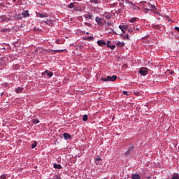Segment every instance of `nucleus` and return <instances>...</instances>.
I'll return each mask as SVG.
<instances>
[{
	"label": "nucleus",
	"instance_id": "nucleus-30",
	"mask_svg": "<svg viewBox=\"0 0 179 179\" xmlns=\"http://www.w3.org/2000/svg\"><path fill=\"white\" fill-rule=\"evenodd\" d=\"M136 21V18H133V19H131V20H129V22H131V23H134V22H135Z\"/></svg>",
	"mask_w": 179,
	"mask_h": 179
},
{
	"label": "nucleus",
	"instance_id": "nucleus-27",
	"mask_svg": "<svg viewBox=\"0 0 179 179\" xmlns=\"http://www.w3.org/2000/svg\"><path fill=\"white\" fill-rule=\"evenodd\" d=\"M87 119H88L87 115H83V121H87Z\"/></svg>",
	"mask_w": 179,
	"mask_h": 179
},
{
	"label": "nucleus",
	"instance_id": "nucleus-1",
	"mask_svg": "<svg viewBox=\"0 0 179 179\" xmlns=\"http://www.w3.org/2000/svg\"><path fill=\"white\" fill-rule=\"evenodd\" d=\"M138 73L141 76H145L149 73V69L145 67H142L138 70Z\"/></svg>",
	"mask_w": 179,
	"mask_h": 179
},
{
	"label": "nucleus",
	"instance_id": "nucleus-20",
	"mask_svg": "<svg viewBox=\"0 0 179 179\" xmlns=\"http://www.w3.org/2000/svg\"><path fill=\"white\" fill-rule=\"evenodd\" d=\"M96 22L98 23L99 25H101L102 24L101 20L99 17L96 18Z\"/></svg>",
	"mask_w": 179,
	"mask_h": 179
},
{
	"label": "nucleus",
	"instance_id": "nucleus-2",
	"mask_svg": "<svg viewBox=\"0 0 179 179\" xmlns=\"http://www.w3.org/2000/svg\"><path fill=\"white\" fill-rule=\"evenodd\" d=\"M94 160H95L96 165L101 166L103 164V159L101 158L100 156L96 157Z\"/></svg>",
	"mask_w": 179,
	"mask_h": 179
},
{
	"label": "nucleus",
	"instance_id": "nucleus-36",
	"mask_svg": "<svg viewBox=\"0 0 179 179\" xmlns=\"http://www.w3.org/2000/svg\"><path fill=\"white\" fill-rule=\"evenodd\" d=\"M134 29L137 30V31H140V29H139V28H137L136 27H134Z\"/></svg>",
	"mask_w": 179,
	"mask_h": 179
},
{
	"label": "nucleus",
	"instance_id": "nucleus-26",
	"mask_svg": "<svg viewBox=\"0 0 179 179\" xmlns=\"http://www.w3.org/2000/svg\"><path fill=\"white\" fill-rule=\"evenodd\" d=\"M104 17L107 19V20H110L111 18V16L108 14H105Z\"/></svg>",
	"mask_w": 179,
	"mask_h": 179
},
{
	"label": "nucleus",
	"instance_id": "nucleus-11",
	"mask_svg": "<svg viewBox=\"0 0 179 179\" xmlns=\"http://www.w3.org/2000/svg\"><path fill=\"white\" fill-rule=\"evenodd\" d=\"M23 90H24V88H22V87H18V88H15V92L17 94L22 93Z\"/></svg>",
	"mask_w": 179,
	"mask_h": 179
},
{
	"label": "nucleus",
	"instance_id": "nucleus-21",
	"mask_svg": "<svg viewBox=\"0 0 179 179\" xmlns=\"http://www.w3.org/2000/svg\"><path fill=\"white\" fill-rule=\"evenodd\" d=\"M32 122H33V124H39V122H40V121L38 120V119H34L33 120H32Z\"/></svg>",
	"mask_w": 179,
	"mask_h": 179
},
{
	"label": "nucleus",
	"instance_id": "nucleus-31",
	"mask_svg": "<svg viewBox=\"0 0 179 179\" xmlns=\"http://www.w3.org/2000/svg\"><path fill=\"white\" fill-rule=\"evenodd\" d=\"M124 95H126V96H129V92H127V91H123V92H122Z\"/></svg>",
	"mask_w": 179,
	"mask_h": 179
},
{
	"label": "nucleus",
	"instance_id": "nucleus-23",
	"mask_svg": "<svg viewBox=\"0 0 179 179\" xmlns=\"http://www.w3.org/2000/svg\"><path fill=\"white\" fill-rule=\"evenodd\" d=\"M37 146V142H34L31 145V148L34 149Z\"/></svg>",
	"mask_w": 179,
	"mask_h": 179
},
{
	"label": "nucleus",
	"instance_id": "nucleus-14",
	"mask_svg": "<svg viewBox=\"0 0 179 179\" xmlns=\"http://www.w3.org/2000/svg\"><path fill=\"white\" fill-rule=\"evenodd\" d=\"M116 45H117V47H124L125 43H124V42H117L116 43Z\"/></svg>",
	"mask_w": 179,
	"mask_h": 179
},
{
	"label": "nucleus",
	"instance_id": "nucleus-12",
	"mask_svg": "<svg viewBox=\"0 0 179 179\" xmlns=\"http://www.w3.org/2000/svg\"><path fill=\"white\" fill-rule=\"evenodd\" d=\"M53 167H54L55 169H59V170H60V169H62V165H59V164H53Z\"/></svg>",
	"mask_w": 179,
	"mask_h": 179
},
{
	"label": "nucleus",
	"instance_id": "nucleus-4",
	"mask_svg": "<svg viewBox=\"0 0 179 179\" xmlns=\"http://www.w3.org/2000/svg\"><path fill=\"white\" fill-rule=\"evenodd\" d=\"M65 50H49L48 52H50V55H56V52H64Z\"/></svg>",
	"mask_w": 179,
	"mask_h": 179
},
{
	"label": "nucleus",
	"instance_id": "nucleus-19",
	"mask_svg": "<svg viewBox=\"0 0 179 179\" xmlns=\"http://www.w3.org/2000/svg\"><path fill=\"white\" fill-rule=\"evenodd\" d=\"M7 18L6 16H0V22H2L3 21L6 20Z\"/></svg>",
	"mask_w": 179,
	"mask_h": 179
},
{
	"label": "nucleus",
	"instance_id": "nucleus-43",
	"mask_svg": "<svg viewBox=\"0 0 179 179\" xmlns=\"http://www.w3.org/2000/svg\"><path fill=\"white\" fill-rule=\"evenodd\" d=\"M173 73H174V71H171V74H173Z\"/></svg>",
	"mask_w": 179,
	"mask_h": 179
},
{
	"label": "nucleus",
	"instance_id": "nucleus-39",
	"mask_svg": "<svg viewBox=\"0 0 179 179\" xmlns=\"http://www.w3.org/2000/svg\"><path fill=\"white\" fill-rule=\"evenodd\" d=\"M8 31V29H1V31H3V32H4V31Z\"/></svg>",
	"mask_w": 179,
	"mask_h": 179
},
{
	"label": "nucleus",
	"instance_id": "nucleus-34",
	"mask_svg": "<svg viewBox=\"0 0 179 179\" xmlns=\"http://www.w3.org/2000/svg\"><path fill=\"white\" fill-rule=\"evenodd\" d=\"M55 43L57 44H60V40L59 39L56 40Z\"/></svg>",
	"mask_w": 179,
	"mask_h": 179
},
{
	"label": "nucleus",
	"instance_id": "nucleus-38",
	"mask_svg": "<svg viewBox=\"0 0 179 179\" xmlns=\"http://www.w3.org/2000/svg\"><path fill=\"white\" fill-rule=\"evenodd\" d=\"M85 25L87 26V27H90V25H91V24L87 23V22H86V23H85Z\"/></svg>",
	"mask_w": 179,
	"mask_h": 179
},
{
	"label": "nucleus",
	"instance_id": "nucleus-10",
	"mask_svg": "<svg viewBox=\"0 0 179 179\" xmlns=\"http://www.w3.org/2000/svg\"><path fill=\"white\" fill-rule=\"evenodd\" d=\"M131 179H141V176L139 174H131Z\"/></svg>",
	"mask_w": 179,
	"mask_h": 179
},
{
	"label": "nucleus",
	"instance_id": "nucleus-5",
	"mask_svg": "<svg viewBox=\"0 0 179 179\" xmlns=\"http://www.w3.org/2000/svg\"><path fill=\"white\" fill-rule=\"evenodd\" d=\"M45 74L50 78L53 76V73L48 70H45L44 72L42 73V76H44Z\"/></svg>",
	"mask_w": 179,
	"mask_h": 179
},
{
	"label": "nucleus",
	"instance_id": "nucleus-22",
	"mask_svg": "<svg viewBox=\"0 0 179 179\" xmlns=\"http://www.w3.org/2000/svg\"><path fill=\"white\" fill-rule=\"evenodd\" d=\"M150 10V8H146L145 7H144L143 8V12L145 13H148Z\"/></svg>",
	"mask_w": 179,
	"mask_h": 179
},
{
	"label": "nucleus",
	"instance_id": "nucleus-8",
	"mask_svg": "<svg viewBox=\"0 0 179 179\" xmlns=\"http://www.w3.org/2000/svg\"><path fill=\"white\" fill-rule=\"evenodd\" d=\"M63 136H64V138L65 140H70V139H71V136L69 133H64L63 134Z\"/></svg>",
	"mask_w": 179,
	"mask_h": 179
},
{
	"label": "nucleus",
	"instance_id": "nucleus-42",
	"mask_svg": "<svg viewBox=\"0 0 179 179\" xmlns=\"http://www.w3.org/2000/svg\"><path fill=\"white\" fill-rule=\"evenodd\" d=\"M45 15H41V17H44Z\"/></svg>",
	"mask_w": 179,
	"mask_h": 179
},
{
	"label": "nucleus",
	"instance_id": "nucleus-33",
	"mask_svg": "<svg viewBox=\"0 0 179 179\" xmlns=\"http://www.w3.org/2000/svg\"><path fill=\"white\" fill-rule=\"evenodd\" d=\"M110 50H114L115 48V45H110Z\"/></svg>",
	"mask_w": 179,
	"mask_h": 179
},
{
	"label": "nucleus",
	"instance_id": "nucleus-35",
	"mask_svg": "<svg viewBox=\"0 0 179 179\" xmlns=\"http://www.w3.org/2000/svg\"><path fill=\"white\" fill-rule=\"evenodd\" d=\"M87 39L93 40L94 38H93L92 36H88V37L87 38Z\"/></svg>",
	"mask_w": 179,
	"mask_h": 179
},
{
	"label": "nucleus",
	"instance_id": "nucleus-45",
	"mask_svg": "<svg viewBox=\"0 0 179 179\" xmlns=\"http://www.w3.org/2000/svg\"><path fill=\"white\" fill-rule=\"evenodd\" d=\"M13 2H16L17 0H13Z\"/></svg>",
	"mask_w": 179,
	"mask_h": 179
},
{
	"label": "nucleus",
	"instance_id": "nucleus-6",
	"mask_svg": "<svg viewBox=\"0 0 179 179\" xmlns=\"http://www.w3.org/2000/svg\"><path fill=\"white\" fill-rule=\"evenodd\" d=\"M107 78H108V81H111V82H115L117 78L116 75H113L112 76H108Z\"/></svg>",
	"mask_w": 179,
	"mask_h": 179
},
{
	"label": "nucleus",
	"instance_id": "nucleus-25",
	"mask_svg": "<svg viewBox=\"0 0 179 179\" xmlns=\"http://www.w3.org/2000/svg\"><path fill=\"white\" fill-rule=\"evenodd\" d=\"M22 17L21 15H18L17 16H15V19L16 20H22Z\"/></svg>",
	"mask_w": 179,
	"mask_h": 179
},
{
	"label": "nucleus",
	"instance_id": "nucleus-16",
	"mask_svg": "<svg viewBox=\"0 0 179 179\" xmlns=\"http://www.w3.org/2000/svg\"><path fill=\"white\" fill-rule=\"evenodd\" d=\"M86 19L90 20L92 17V15L90 14V13H88L87 15H85L84 16Z\"/></svg>",
	"mask_w": 179,
	"mask_h": 179
},
{
	"label": "nucleus",
	"instance_id": "nucleus-44",
	"mask_svg": "<svg viewBox=\"0 0 179 179\" xmlns=\"http://www.w3.org/2000/svg\"><path fill=\"white\" fill-rule=\"evenodd\" d=\"M151 6H152V8H155V5H152V6L151 5Z\"/></svg>",
	"mask_w": 179,
	"mask_h": 179
},
{
	"label": "nucleus",
	"instance_id": "nucleus-15",
	"mask_svg": "<svg viewBox=\"0 0 179 179\" xmlns=\"http://www.w3.org/2000/svg\"><path fill=\"white\" fill-rule=\"evenodd\" d=\"M68 8H70V9H72V8H75V3H73V2L70 3L68 5Z\"/></svg>",
	"mask_w": 179,
	"mask_h": 179
},
{
	"label": "nucleus",
	"instance_id": "nucleus-18",
	"mask_svg": "<svg viewBox=\"0 0 179 179\" xmlns=\"http://www.w3.org/2000/svg\"><path fill=\"white\" fill-rule=\"evenodd\" d=\"M131 8H132L134 10L139 9V7H138L136 5H134L133 3H131Z\"/></svg>",
	"mask_w": 179,
	"mask_h": 179
},
{
	"label": "nucleus",
	"instance_id": "nucleus-32",
	"mask_svg": "<svg viewBox=\"0 0 179 179\" xmlns=\"http://www.w3.org/2000/svg\"><path fill=\"white\" fill-rule=\"evenodd\" d=\"M110 43H111L110 41H108L107 47H108V48H110V46H111V45H110Z\"/></svg>",
	"mask_w": 179,
	"mask_h": 179
},
{
	"label": "nucleus",
	"instance_id": "nucleus-37",
	"mask_svg": "<svg viewBox=\"0 0 179 179\" xmlns=\"http://www.w3.org/2000/svg\"><path fill=\"white\" fill-rule=\"evenodd\" d=\"M115 13H116V14H119V13H120V10H117V11H115Z\"/></svg>",
	"mask_w": 179,
	"mask_h": 179
},
{
	"label": "nucleus",
	"instance_id": "nucleus-41",
	"mask_svg": "<svg viewBox=\"0 0 179 179\" xmlns=\"http://www.w3.org/2000/svg\"><path fill=\"white\" fill-rule=\"evenodd\" d=\"M175 29L179 32V27H176Z\"/></svg>",
	"mask_w": 179,
	"mask_h": 179
},
{
	"label": "nucleus",
	"instance_id": "nucleus-9",
	"mask_svg": "<svg viewBox=\"0 0 179 179\" xmlns=\"http://www.w3.org/2000/svg\"><path fill=\"white\" fill-rule=\"evenodd\" d=\"M97 44L99 45V47H102V45H106V43L103 40H99L97 41Z\"/></svg>",
	"mask_w": 179,
	"mask_h": 179
},
{
	"label": "nucleus",
	"instance_id": "nucleus-17",
	"mask_svg": "<svg viewBox=\"0 0 179 179\" xmlns=\"http://www.w3.org/2000/svg\"><path fill=\"white\" fill-rule=\"evenodd\" d=\"M90 3H94L96 4L100 3H101V0H90Z\"/></svg>",
	"mask_w": 179,
	"mask_h": 179
},
{
	"label": "nucleus",
	"instance_id": "nucleus-7",
	"mask_svg": "<svg viewBox=\"0 0 179 179\" xmlns=\"http://www.w3.org/2000/svg\"><path fill=\"white\" fill-rule=\"evenodd\" d=\"M134 150V148L133 146L129 148L128 150L125 152V155H129Z\"/></svg>",
	"mask_w": 179,
	"mask_h": 179
},
{
	"label": "nucleus",
	"instance_id": "nucleus-28",
	"mask_svg": "<svg viewBox=\"0 0 179 179\" xmlns=\"http://www.w3.org/2000/svg\"><path fill=\"white\" fill-rule=\"evenodd\" d=\"M6 178H7V175L3 174V175L1 176L0 179H6Z\"/></svg>",
	"mask_w": 179,
	"mask_h": 179
},
{
	"label": "nucleus",
	"instance_id": "nucleus-13",
	"mask_svg": "<svg viewBox=\"0 0 179 179\" xmlns=\"http://www.w3.org/2000/svg\"><path fill=\"white\" fill-rule=\"evenodd\" d=\"M22 15L24 17H29V11H27V10H26L25 11H24V13H22Z\"/></svg>",
	"mask_w": 179,
	"mask_h": 179
},
{
	"label": "nucleus",
	"instance_id": "nucleus-3",
	"mask_svg": "<svg viewBox=\"0 0 179 179\" xmlns=\"http://www.w3.org/2000/svg\"><path fill=\"white\" fill-rule=\"evenodd\" d=\"M119 29H120L123 34H125L127 31L130 30V28L127 25H120Z\"/></svg>",
	"mask_w": 179,
	"mask_h": 179
},
{
	"label": "nucleus",
	"instance_id": "nucleus-46",
	"mask_svg": "<svg viewBox=\"0 0 179 179\" xmlns=\"http://www.w3.org/2000/svg\"><path fill=\"white\" fill-rule=\"evenodd\" d=\"M87 34H89V33H87Z\"/></svg>",
	"mask_w": 179,
	"mask_h": 179
},
{
	"label": "nucleus",
	"instance_id": "nucleus-40",
	"mask_svg": "<svg viewBox=\"0 0 179 179\" xmlns=\"http://www.w3.org/2000/svg\"><path fill=\"white\" fill-rule=\"evenodd\" d=\"M124 38H127V39H129V35H128V34H127V36H124Z\"/></svg>",
	"mask_w": 179,
	"mask_h": 179
},
{
	"label": "nucleus",
	"instance_id": "nucleus-29",
	"mask_svg": "<svg viewBox=\"0 0 179 179\" xmlns=\"http://www.w3.org/2000/svg\"><path fill=\"white\" fill-rule=\"evenodd\" d=\"M101 80L103 81V82H107V81H108V77H107V78H101Z\"/></svg>",
	"mask_w": 179,
	"mask_h": 179
},
{
	"label": "nucleus",
	"instance_id": "nucleus-24",
	"mask_svg": "<svg viewBox=\"0 0 179 179\" xmlns=\"http://www.w3.org/2000/svg\"><path fill=\"white\" fill-rule=\"evenodd\" d=\"M171 179H179V176L178 174H174Z\"/></svg>",
	"mask_w": 179,
	"mask_h": 179
}]
</instances>
